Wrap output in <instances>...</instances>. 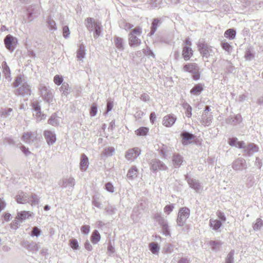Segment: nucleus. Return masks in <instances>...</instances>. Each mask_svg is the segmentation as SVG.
<instances>
[{"mask_svg": "<svg viewBox=\"0 0 263 263\" xmlns=\"http://www.w3.org/2000/svg\"><path fill=\"white\" fill-rule=\"evenodd\" d=\"M13 85L14 87H19L15 91L16 95H30V86L28 84L27 81L22 75H18L16 77Z\"/></svg>", "mask_w": 263, "mask_h": 263, "instance_id": "obj_1", "label": "nucleus"}, {"mask_svg": "<svg viewBox=\"0 0 263 263\" xmlns=\"http://www.w3.org/2000/svg\"><path fill=\"white\" fill-rule=\"evenodd\" d=\"M198 50L201 55L205 58H208L210 56L214 54V51L213 47L209 45L204 41H200L197 44Z\"/></svg>", "mask_w": 263, "mask_h": 263, "instance_id": "obj_2", "label": "nucleus"}, {"mask_svg": "<svg viewBox=\"0 0 263 263\" xmlns=\"http://www.w3.org/2000/svg\"><path fill=\"white\" fill-rule=\"evenodd\" d=\"M183 70L185 72L192 73V78L194 80H198L200 79V68L196 63H187L183 66Z\"/></svg>", "mask_w": 263, "mask_h": 263, "instance_id": "obj_3", "label": "nucleus"}, {"mask_svg": "<svg viewBox=\"0 0 263 263\" xmlns=\"http://www.w3.org/2000/svg\"><path fill=\"white\" fill-rule=\"evenodd\" d=\"M40 95L43 100L50 103L53 101V95L49 87L40 84L39 87Z\"/></svg>", "mask_w": 263, "mask_h": 263, "instance_id": "obj_4", "label": "nucleus"}, {"mask_svg": "<svg viewBox=\"0 0 263 263\" xmlns=\"http://www.w3.org/2000/svg\"><path fill=\"white\" fill-rule=\"evenodd\" d=\"M190 210L186 207H183L180 209L177 219L178 226L182 227L185 224L187 219L190 216Z\"/></svg>", "mask_w": 263, "mask_h": 263, "instance_id": "obj_5", "label": "nucleus"}, {"mask_svg": "<svg viewBox=\"0 0 263 263\" xmlns=\"http://www.w3.org/2000/svg\"><path fill=\"white\" fill-rule=\"evenodd\" d=\"M185 179L190 187L194 190L196 192L200 193L202 190V186L198 180L190 177L188 175H185Z\"/></svg>", "mask_w": 263, "mask_h": 263, "instance_id": "obj_6", "label": "nucleus"}, {"mask_svg": "<svg viewBox=\"0 0 263 263\" xmlns=\"http://www.w3.org/2000/svg\"><path fill=\"white\" fill-rule=\"evenodd\" d=\"M243 149V156L247 157H251L254 153L258 151L259 148L255 144L250 143L247 145L244 144Z\"/></svg>", "mask_w": 263, "mask_h": 263, "instance_id": "obj_7", "label": "nucleus"}, {"mask_svg": "<svg viewBox=\"0 0 263 263\" xmlns=\"http://www.w3.org/2000/svg\"><path fill=\"white\" fill-rule=\"evenodd\" d=\"M141 149L134 147L127 150L125 154V158L130 162L134 161L141 154Z\"/></svg>", "mask_w": 263, "mask_h": 263, "instance_id": "obj_8", "label": "nucleus"}, {"mask_svg": "<svg viewBox=\"0 0 263 263\" xmlns=\"http://www.w3.org/2000/svg\"><path fill=\"white\" fill-rule=\"evenodd\" d=\"M149 164L151 169L154 172L165 171L167 169V166L165 164L158 159L151 160Z\"/></svg>", "mask_w": 263, "mask_h": 263, "instance_id": "obj_9", "label": "nucleus"}, {"mask_svg": "<svg viewBox=\"0 0 263 263\" xmlns=\"http://www.w3.org/2000/svg\"><path fill=\"white\" fill-rule=\"evenodd\" d=\"M17 41L10 34L7 35L4 39V43L6 48L10 52H12L15 48Z\"/></svg>", "mask_w": 263, "mask_h": 263, "instance_id": "obj_10", "label": "nucleus"}, {"mask_svg": "<svg viewBox=\"0 0 263 263\" xmlns=\"http://www.w3.org/2000/svg\"><path fill=\"white\" fill-rule=\"evenodd\" d=\"M232 167L235 171H242L247 168V164L245 159L240 157L232 163Z\"/></svg>", "mask_w": 263, "mask_h": 263, "instance_id": "obj_11", "label": "nucleus"}, {"mask_svg": "<svg viewBox=\"0 0 263 263\" xmlns=\"http://www.w3.org/2000/svg\"><path fill=\"white\" fill-rule=\"evenodd\" d=\"M44 136L49 145H53L57 140L56 135L51 130H45L44 132Z\"/></svg>", "mask_w": 263, "mask_h": 263, "instance_id": "obj_12", "label": "nucleus"}, {"mask_svg": "<svg viewBox=\"0 0 263 263\" xmlns=\"http://www.w3.org/2000/svg\"><path fill=\"white\" fill-rule=\"evenodd\" d=\"M37 134L35 132H26L23 135L22 139L27 144H31L36 139Z\"/></svg>", "mask_w": 263, "mask_h": 263, "instance_id": "obj_13", "label": "nucleus"}, {"mask_svg": "<svg viewBox=\"0 0 263 263\" xmlns=\"http://www.w3.org/2000/svg\"><path fill=\"white\" fill-rule=\"evenodd\" d=\"M182 139V143L183 145H186L192 142L191 140L195 138V136L186 131L182 132L180 134Z\"/></svg>", "mask_w": 263, "mask_h": 263, "instance_id": "obj_14", "label": "nucleus"}, {"mask_svg": "<svg viewBox=\"0 0 263 263\" xmlns=\"http://www.w3.org/2000/svg\"><path fill=\"white\" fill-rule=\"evenodd\" d=\"M177 118L173 114L167 115L164 117L162 121L163 125L166 127L172 126L175 123Z\"/></svg>", "mask_w": 263, "mask_h": 263, "instance_id": "obj_15", "label": "nucleus"}, {"mask_svg": "<svg viewBox=\"0 0 263 263\" xmlns=\"http://www.w3.org/2000/svg\"><path fill=\"white\" fill-rule=\"evenodd\" d=\"M21 246L30 251H37L39 250L37 244L33 241L30 242L28 241L23 240L21 242Z\"/></svg>", "mask_w": 263, "mask_h": 263, "instance_id": "obj_16", "label": "nucleus"}, {"mask_svg": "<svg viewBox=\"0 0 263 263\" xmlns=\"http://www.w3.org/2000/svg\"><path fill=\"white\" fill-rule=\"evenodd\" d=\"M60 185L63 188H69L72 189L75 185V181L73 178H65L63 179Z\"/></svg>", "mask_w": 263, "mask_h": 263, "instance_id": "obj_17", "label": "nucleus"}, {"mask_svg": "<svg viewBox=\"0 0 263 263\" xmlns=\"http://www.w3.org/2000/svg\"><path fill=\"white\" fill-rule=\"evenodd\" d=\"M16 202L20 204H25L29 202V196L23 192H18L15 196Z\"/></svg>", "mask_w": 263, "mask_h": 263, "instance_id": "obj_18", "label": "nucleus"}, {"mask_svg": "<svg viewBox=\"0 0 263 263\" xmlns=\"http://www.w3.org/2000/svg\"><path fill=\"white\" fill-rule=\"evenodd\" d=\"M172 162L174 167L179 168L183 162V158L180 154L175 153L173 156Z\"/></svg>", "mask_w": 263, "mask_h": 263, "instance_id": "obj_19", "label": "nucleus"}, {"mask_svg": "<svg viewBox=\"0 0 263 263\" xmlns=\"http://www.w3.org/2000/svg\"><path fill=\"white\" fill-rule=\"evenodd\" d=\"M162 23V21L159 18H155L153 20L151 27V31L148 34V35L152 36L155 32L157 31L158 28L160 26Z\"/></svg>", "mask_w": 263, "mask_h": 263, "instance_id": "obj_20", "label": "nucleus"}, {"mask_svg": "<svg viewBox=\"0 0 263 263\" xmlns=\"http://www.w3.org/2000/svg\"><path fill=\"white\" fill-rule=\"evenodd\" d=\"M99 24V23L96 22L92 17H87L85 20V26L89 32L93 31L96 26Z\"/></svg>", "mask_w": 263, "mask_h": 263, "instance_id": "obj_21", "label": "nucleus"}, {"mask_svg": "<svg viewBox=\"0 0 263 263\" xmlns=\"http://www.w3.org/2000/svg\"><path fill=\"white\" fill-rule=\"evenodd\" d=\"M213 115L209 113H202L201 123L204 126H209L212 123Z\"/></svg>", "mask_w": 263, "mask_h": 263, "instance_id": "obj_22", "label": "nucleus"}, {"mask_svg": "<svg viewBox=\"0 0 263 263\" xmlns=\"http://www.w3.org/2000/svg\"><path fill=\"white\" fill-rule=\"evenodd\" d=\"M128 42L130 47H136L141 44V41L137 36L128 34Z\"/></svg>", "mask_w": 263, "mask_h": 263, "instance_id": "obj_23", "label": "nucleus"}, {"mask_svg": "<svg viewBox=\"0 0 263 263\" xmlns=\"http://www.w3.org/2000/svg\"><path fill=\"white\" fill-rule=\"evenodd\" d=\"M228 143L231 146H235L238 148H241L244 146L245 144V142L238 141V139L236 137L230 138L228 140Z\"/></svg>", "mask_w": 263, "mask_h": 263, "instance_id": "obj_24", "label": "nucleus"}, {"mask_svg": "<svg viewBox=\"0 0 263 263\" xmlns=\"http://www.w3.org/2000/svg\"><path fill=\"white\" fill-rule=\"evenodd\" d=\"M2 72L4 75V77L6 79L8 80V81L11 80V71L9 67L8 66L6 62L4 61L2 63Z\"/></svg>", "mask_w": 263, "mask_h": 263, "instance_id": "obj_25", "label": "nucleus"}, {"mask_svg": "<svg viewBox=\"0 0 263 263\" xmlns=\"http://www.w3.org/2000/svg\"><path fill=\"white\" fill-rule=\"evenodd\" d=\"M241 121V116L240 114H237L234 117L230 116L226 120V123L231 125H236Z\"/></svg>", "mask_w": 263, "mask_h": 263, "instance_id": "obj_26", "label": "nucleus"}, {"mask_svg": "<svg viewBox=\"0 0 263 263\" xmlns=\"http://www.w3.org/2000/svg\"><path fill=\"white\" fill-rule=\"evenodd\" d=\"M204 84L198 83L196 84L191 90L190 93L195 96H199L203 90Z\"/></svg>", "mask_w": 263, "mask_h": 263, "instance_id": "obj_27", "label": "nucleus"}, {"mask_svg": "<svg viewBox=\"0 0 263 263\" xmlns=\"http://www.w3.org/2000/svg\"><path fill=\"white\" fill-rule=\"evenodd\" d=\"M220 64L224 66L226 69V71L229 73H233L235 70L234 67L232 65V63L228 60H222L219 61Z\"/></svg>", "mask_w": 263, "mask_h": 263, "instance_id": "obj_28", "label": "nucleus"}, {"mask_svg": "<svg viewBox=\"0 0 263 263\" xmlns=\"http://www.w3.org/2000/svg\"><path fill=\"white\" fill-rule=\"evenodd\" d=\"M88 158L84 154L81 155L80 163V169L82 171H85L88 166Z\"/></svg>", "mask_w": 263, "mask_h": 263, "instance_id": "obj_29", "label": "nucleus"}, {"mask_svg": "<svg viewBox=\"0 0 263 263\" xmlns=\"http://www.w3.org/2000/svg\"><path fill=\"white\" fill-rule=\"evenodd\" d=\"M193 54V51L189 46H184L182 50V56L185 61H188Z\"/></svg>", "mask_w": 263, "mask_h": 263, "instance_id": "obj_30", "label": "nucleus"}, {"mask_svg": "<svg viewBox=\"0 0 263 263\" xmlns=\"http://www.w3.org/2000/svg\"><path fill=\"white\" fill-rule=\"evenodd\" d=\"M138 168L136 166H132L128 170L127 174V177L129 180L135 179L138 176Z\"/></svg>", "mask_w": 263, "mask_h": 263, "instance_id": "obj_31", "label": "nucleus"}, {"mask_svg": "<svg viewBox=\"0 0 263 263\" xmlns=\"http://www.w3.org/2000/svg\"><path fill=\"white\" fill-rule=\"evenodd\" d=\"M209 225L212 229L215 231H218L221 227L222 223L220 220L211 219L210 220Z\"/></svg>", "mask_w": 263, "mask_h": 263, "instance_id": "obj_32", "label": "nucleus"}, {"mask_svg": "<svg viewBox=\"0 0 263 263\" xmlns=\"http://www.w3.org/2000/svg\"><path fill=\"white\" fill-rule=\"evenodd\" d=\"M222 245V242L219 240H211L209 242V246L213 251L217 252Z\"/></svg>", "mask_w": 263, "mask_h": 263, "instance_id": "obj_33", "label": "nucleus"}, {"mask_svg": "<svg viewBox=\"0 0 263 263\" xmlns=\"http://www.w3.org/2000/svg\"><path fill=\"white\" fill-rule=\"evenodd\" d=\"M114 43L116 47L120 51H123L124 49V40L119 36L114 37Z\"/></svg>", "mask_w": 263, "mask_h": 263, "instance_id": "obj_34", "label": "nucleus"}, {"mask_svg": "<svg viewBox=\"0 0 263 263\" xmlns=\"http://www.w3.org/2000/svg\"><path fill=\"white\" fill-rule=\"evenodd\" d=\"M86 54L85 47L83 44H81L77 52V57L80 60L84 58Z\"/></svg>", "mask_w": 263, "mask_h": 263, "instance_id": "obj_35", "label": "nucleus"}, {"mask_svg": "<svg viewBox=\"0 0 263 263\" xmlns=\"http://www.w3.org/2000/svg\"><path fill=\"white\" fill-rule=\"evenodd\" d=\"M46 23L48 28L50 30L55 31L57 30V24L50 16H48L47 17L46 20Z\"/></svg>", "mask_w": 263, "mask_h": 263, "instance_id": "obj_36", "label": "nucleus"}, {"mask_svg": "<svg viewBox=\"0 0 263 263\" xmlns=\"http://www.w3.org/2000/svg\"><path fill=\"white\" fill-rule=\"evenodd\" d=\"M28 15L29 17H31L35 15V16H37V15L40 13L39 9L38 7H35V6H31L28 7L27 9Z\"/></svg>", "mask_w": 263, "mask_h": 263, "instance_id": "obj_37", "label": "nucleus"}, {"mask_svg": "<svg viewBox=\"0 0 263 263\" xmlns=\"http://www.w3.org/2000/svg\"><path fill=\"white\" fill-rule=\"evenodd\" d=\"M30 216L31 214L29 211H23L17 213V216L16 218L21 220H24L28 218Z\"/></svg>", "mask_w": 263, "mask_h": 263, "instance_id": "obj_38", "label": "nucleus"}, {"mask_svg": "<svg viewBox=\"0 0 263 263\" xmlns=\"http://www.w3.org/2000/svg\"><path fill=\"white\" fill-rule=\"evenodd\" d=\"M101 236L98 231L95 230L91 236V241L93 244L97 243L100 240Z\"/></svg>", "mask_w": 263, "mask_h": 263, "instance_id": "obj_39", "label": "nucleus"}, {"mask_svg": "<svg viewBox=\"0 0 263 263\" xmlns=\"http://www.w3.org/2000/svg\"><path fill=\"white\" fill-rule=\"evenodd\" d=\"M160 225L162 228L163 234L165 236L170 235V229L166 220L160 223Z\"/></svg>", "mask_w": 263, "mask_h": 263, "instance_id": "obj_40", "label": "nucleus"}, {"mask_svg": "<svg viewBox=\"0 0 263 263\" xmlns=\"http://www.w3.org/2000/svg\"><path fill=\"white\" fill-rule=\"evenodd\" d=\"M48 124L56 126L59 124V121L57 118V116L55 114H52L48 120Z\"/></svg>", "mask_w": 263, "mask_h": 263, "instance_id": "obj_41", "label": "nucleus"}, {"mask_svg": "<svg viewBox=\"0 0 263 263\" xmlns=\"http://www.w3.org/2000/svg\"><path fill=\"white\" fill-rule=\"evenodd\" d=\"M236 31L234 29H229L224 33V36L230 40H233L236 36Z\"/></svg>", "mask_w": 263, "mask_h": 263, "instance_id": "obj_42", "label": "nucleus"}, {"mask_svg": "<svg viewBox=\"0 0 263 263\" xmlns=\"http://www.w3.org/2000/svg\"><path fill=\"white\" fill-rule=\"evenodd\" d=\"M149 248L151 251L154 254H158L160 247L156 242H151L149 245Z\"/></svg>", "mask_w": 263, "mask_h": 263, "instance_id": "obj_43", "label": "nucleus"}, {"mask_svg": "<svg viewBox=\"0 0 263 263\" xmlns=\"http://www.w3.org/2000/svg\"><path fill=\"white\" fill-rule=\"evenodd\" d=\"M32 205H36L40 203V197L35 194H32L31 198H29V202Z\"/></svg>", "mask_w": 263, "mask_h": 263, "instance_id": "obj_44", "label": "nucleus"}, {"mask_svg": "<svg viewBox=\"0 0 263 263\" xmlns=\"http://www.w3.org/2000/svg\"><path fill=\"white\" fill-rule=\"evenodd\" d=\"M222 48L228 53L230 54L232 51V46L227 42H222L220 44Z\"/></svg>", "mask_w": 263, "mask_h": 263, "instance_id": "obj_45", "label": "nucleus"}, {"mask_svg": "<svg viewBox=\"0 0 263 263\" xmlns=\"http://www.w3.org/2000/svg\"><path fill=\"white\" fill-rule=\"evenodd\" d=\"M148 128L146 127H141L137 129L135 132L138 136H146L148 132Z\"/></svg>", "mask_w": 263, "mask_h": 263, "instance_id": "obj_46", "label": "nucleus"}, {"mask_svg": "<svg viewBox=\"0 0 263 263\" xmlns=\"http://www.w3.org/2000/svg\"><path fill=\"white\" fill-rule=\"evenodd\" d=\"M182 106L184 108L186 109L185 111V115L188 118H191L192 117V107L187 103H184L182 105Z\"/></svg>", "mask_w": 263, "mask_h": 263, "instance_id": "obj_47", "label": "nucleus"}, {"mask_svg": "<svg viewBox=\"0 0 263 263\" xmlns=\"http://www.w3.org/2000/svg\"><path fill=\"white\" fill-rule=\"evenodd\" d=\"M263 226V221L260 218H257L255 223L253 225V228L254 231H258L261 229Z\"/></svg>", "mask_w": 263, "mask_h": 263, "instance_id": "obj_48", "label": "nucleus"}, {"mask_svg": "<svg viewBox=\"0 0 263 263\" xmlns=\"http://www.w3.org/2000/svg\"><path fill=\"white\" fill-rule=\"evenodd\" d=\"M160 0H149L148 4L151 8L154 9L160 7Z\"/></svg>", "mask_w": 263, "mask_h": 263, "instance_id": "obj_49", "label": "nucleus"}, {"mask_svg": "<svg viewBox=\"0 0 263 263\" xmlns=\"http://www.w3.org/2000/svg\"><path fill=\"white\" fill-rule=\"evenodd\" d=\"M234 251L231 250L229 254L227 255V256L226 259L225 263H233L234 261Z\"/></svg>", "mask_w": 263, "mask_h": 263, "instance_id": "obj_50", "label": "nucleus"}, {"mask_svg": "<svg viewBox=\"0 0 263 263\" xmlns=\"http://www.w3.org/2000/svg\"><path fill=\"white\" fill-rule=\"evenodd\" d=\"M41 230L39 228L34 227L30 232V235L32 237H38L41 235Z\"/></svg>", "mask_w": 263, "mask_h": 263, "instance_id": "obj_51", "label": "nucleus"}, {"mask_svg": "<svg viewBox=\"0 0 263 263\" xmlns=\"http://www.w3.org/2000/svg\"><path fill=\"white\" fill-rule=\"evenodd\" d=\"M70 246L71 248L74 250H77L79 249V243L77 239H71L70 240Z\"/></svg>", "mask_w": 263, "mask_h": 263, "instance_id": "obj_52", "label": "nucleus"}, {"mask_svg": "<svg viewBox=\"0 0 263 263\" xmlns=\"http://www.w3.org/2000/svg\"><path fill=\"white\" fill-rule=\"evenodd\" d=\"M69 86L67 84L63 83L61 86L60 89L62 91V95L67 96L68 93Z\"/></svg>", "mask_w": 263, "mask_h": 263, "instance_id": "obj_53", "label": "nucleus"}, {"mask_svg": "<svg viewBox=\"0 0 263 263\" xmlns=\"http://www.w3.org/2000/svg\"><path fill=\"white\" fill-rule=\"evenodd\" d=\"M94 34L93 36L95 38L98 37L101 32V24L99 23L98 25L96 26V28L94 29Z\"/></svg>", "mask_w": 263, "mask_h": 263, "instance_id": "obj_54", "label": "nucleus"}, {"mask_svg": "<svg viewBox=\"0 0 263 263\" xmlns=\"http://www.w3.org/2000/svg\"><path fill=\"white\" fill-rule=\"evenodd\" d=\"M97 105L96 103H93L90 107V115L91 117L95 116L97 114Z\"/></svg>", "mask_w": 263, "mask_h": 263, "instance_id": "obj_55", "label": "nucleus"}, {"mask_svg": "<svg viewBox=\"0 0 263 263\" xmlns=\"http://www.w3.org/2000/svg\"><path fill=\"white\" fill-rule=\"evenodd\" d=\"M12 111V109L9 108L4 109L1 111V115L2 117L6 118L10 115L11 112Z\"/></svg>", "mask_w": 263, "mask_h": 263, "instance_id": "obj_56", "label": "nucleus"}, {"mask_svg": "<svg viewBox=\"0 0 263 263\" xmlns=\"http://www.w3.org/2000/svg\"><path fill=\"white\" fill-rule=\"evenodd\" d=\"M154 218L159 224L166 220V219L164 217H162L159 213L155 214Z\"/></svg>", "mask_w": 263, "mask_h": 263, "instance_id": "obj_57", "label": "nucleus"}, {"mask_svg": "<svg viewBox=\"0 0 263 263\" xmlns=\"http://www.w3.org/2000/svg\"><path fill=\"white\" fill-rule=\"evenodd\" d=\"M33 109L37 112V114L41 115V106L37 102H34L32 104Z\"/></svg>", "mask_w": 263, "mask_h": 263, "instance_id": "obj_58", "label": "nucleus"}, {"mask_svg": "<svg viewBox=\"0 0 263 263\" xmlns=\"http://www.w3.org/2000/svg\"><path fill=\"white\" fill-rule=\"evenodd\" d=\"M115 152V149L112 147H108L104 151V154L106 156H112Z\"/></svg>", "mask_w": 263, "mask_h": 263, "instance_id": "obj_59", "label": "nucleus"}, {"mask_svg": "<svg viewBox=\"0 0 263 263\" xmlns=\"http://www.w3.org/2000/svg\"><path fill=\"white\" fill-rule=\"evenodd\" d=\"M174 209V204H171L169 205H167L164 208V212L166 214L168 215Z\"/></svg>", "mask_w": 263, "mask_h": 263, "instance_id": "obj_60", "label": "nucleus"}, {"mask_svg": "<svg viewBox=\"0 0 263 263\" xmlns=\"http://www.w3.org/2000/svg\"><path fill=\"white\" fill-rule=\"evenodd\" d=\"M116 208L113 206L109 205L105 208L106 212L109 215H112L115 213Z\"/></svg>", "mask_w": 263, "mask_h": 263, "instance_id": "obj_61", "label": "nucleus"}, {"mask_svg": "<svg viewBox=\"0 0 263 263\" xmlns=\"http://www.w3.org/2000/svg\"><path fill=\"white\" fill-rule=\"evenodd\" d=\"M70 34V30L69 27L67 26H64L63 27V35L65 38L67 39L69 37Z\"/></svg>", "mask_w": 263, "mask_h": 263, "instance_id": "obj_62", "label": "nucleus"}, {"mask_svg": "<svg viewBox=\"0 0 263 263\" xmlns=\"http://www.w3.org/2000/svg\"><path fill=\"white\" fill-rule=\"evenodd\" d=\"M142 33L141 28L139 27H137L133 30H132L129 34H132L134 35H135V34L140 35Z\"/></svg>", "mask_w": 263, "mask_h": 263, "instance_id": "obj_63", "label": "nucleus"}, {"mask_svg": "<svg viewBox=\"0 0 263 263\" xmlns=\"http://www.w3.org/2000/svg\"><path fill=\"white\" fill-rule=\"evenodd\" d=\"M63 81V78L59 75H56L54 77V82L58 85H61Z\"/></svg>", "mask_w": 263, "mask_h": 263, "instance_id": "obj_64", "label": "nucleus"}]
</instances>
